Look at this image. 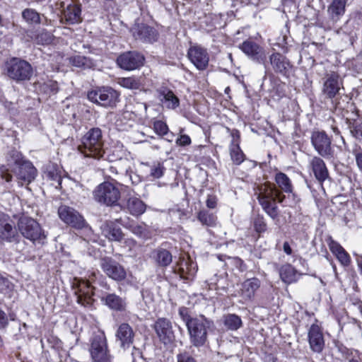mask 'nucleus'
<instances>
[{"label": "nucleus", "mask_w": 362, "mask_h": 362, "mask_svg": "<svg viewBox=\"0 0 362 362\" xmlns=\"http://www.w3.org/2000/svg\"><path fill=\"white\" fill-rule=\"evenodd\" d=\"M275 182L277 187L271 183L260 185L258 188L257 199L265 213L273 220L279 221V211L276 200L283 204L285 195L282 192L291 193L293 186L288 177L283 173L276 174Z\"/></svg>", "instance_id": "f257e3e1"}, {"label": "nucleus", "mask_w": 362, "mask_h": 362, "mask_svg": "<svg viewBox=\"0 0 362 362\" xmlns=\"http://www.w3.org/2000/svg\"><path fill=\"white\" fill-rule=\"evenodd\" d=\"M103 142L101 129H90L81 139L78 151L86 157L100 158L103 155Z\"/></svg>", "instance_id": "f03ea898"}, {"label": "nucleus", "mask_w": 362, "mask_h": 362, "mask_svg": "<svg viewBox=\"0 0 362 362\" xmlns=\"http://www.w3.org/2000/svg\"><path fill=\"white\" fill-rule=\"evenodd\" d=\"M214 323L204 315L194 317L188 326L187 332L191 344L195 347L203 346L207 341L208 332Z\"/></svg>", "instance_id": "7ed1b4c3"}, {"label": "nucleus", "mask_w": 362, "mask_h": 362, "mask_svg": "<svg viewBox=\"0 0 362 362\" xmlns=\"http://www.w3.org/2000/svg\"><path fill=\"white\" fill-rule=\"evenodd\" d=\"M18 230L25 238L33 243L43 244L47 235L40 225L33 218L21 217L17 223Z\"/></svg>", "instance_id": "20e7f679"}, {"label": "nucleus", "mask_w": 362, "mask_h": 362, "mask_svg": "<svg viewBox=\"0 0 362 362\" xmlns=\"http://www.w3.org/2000/svg\"><path fill=\"white\" fill-rule=\"evenodd\" d=\"M93 195L97 202L112 206L117 204L121 192L117 185L110 182H103L95 187Z\"/></svg>", "instance_id": "39448f33"}, {"label": "nucleus", "mask_w": 362, "mask_h": 362, "mask_svg": "<svg viewBox=\"0 0 362 362\" xmlns=\"http://www.w3.org/2000/svg\"><path fill=\"white\" fill-rule=\"evenodd\" d=\"M5 70L7 76L16 82L28 81L33 74V67L30 63L16 57L6 62Z\"/></svg>", "instance_id": "423d86ee"}, {"label": "nucleus", "mask_w": 362, "mask_h": 362, "mask_svg": "<svg viewBox=\"0 0 362 362\" xmlns=\"http://www.w3.org/2000/svg\"><path fill=\"white\" fill-rule=\"evenodd\" d=\"M119 94L110 87H102L88 93V99L105 107H113L119 101Z\"/></svg>", "instance_id": "0eeeda50"}, {"label": "nucleus", "mask_w": 362, "mask_h": 362, "mask_svg": "<svg viewBox=\"0 0 362 362\" xmlns=\"http://www.w3.org/2000/svg\"><path fill=\"white\" fill-rule=\"evenodd\" d=\"M89 351L93 362H109L111 360L107 339L103 332L95 334L92 337Z\"/></svg>", "instance_id": "6e6552de"}, {"label": "nucleus", "mask_w": 362, "mask_h": 362, "mask_svg": "<svg viewBox=\"0 0 362 362\" xmlns=\"http://www.w3.org/2000/svg\"><path fill=\"white\" fill-rule=\"evenodd\" d=\"M347 0H332L328 5L327 13L328 20L319 22V26L325 30L333 29L341 17L345 14Z\"/></svg>", "instance_id": "1a4fd4ad"}, {"label": "nucleus", "mask_w": 362, "mask_h": 362, "mask_svg": "<svg viewBox=\"0 0 362 362\" xmlns=\"http://www.w3.org/2000/svg\"><path fill=\"white\" fill-rule=\"evenodd\" d=\"M311 142L315 151L325 158L333 157L334 151L331 146V139L325 132H314L311 136Z\"/></svg>", "instance_id": "9d476101"}, {"label": "nucleus", "mask_w": 362, "mask_h": 362, "mask_svg": "<svg viewBox=\"0 0 362 362\" xmlns=\"http://www.w3.org/2000/svg\"><path fill=\"white\" fill-rule=\"evenodd\" d=\"M20 235L9 216L0 212V240L6 243H18Z\"/></svg>", "instance_id": "9b49d317"}, {"label": "nucleus", "mask_w": 362, "mask_h": 362, "mask_svg": "<svg viewBox=\"0 0 362 362\" xmlns=\"http://www.w3.org/2000/svg\"><path fill=\"white\" fill-rule=\"evenodd\" d=\"M58 214L62 221L76 229L88 228L83 217L74 208L61 206L58 209Z\"/></svg>", "instance_id": "f8f14e48"}, {"label": "nucleus", "mask_w": 362, "mask_h": 362, "mask_svg": "<svg viewBox=\"0 0 362 362\" xmlns=\"http://www.w3.org/2000/svg\"><path fill=\"white\" fill-rule=\"evenodd\" d=\"M343 88L342 81L339 75L334 71L327 73L323 78L322 92L326 98L334 99Z\"/></svg>", "instance_id": "ddd939ff"}, {"label": "nucleus", "mask_w": 362, "mask_h": 362, "mask_svg": "<svg viewBox=\"0 0 362 362\" xmlns=\"http://www.w3.org/2000/svg\"><path fill=\"white\" fill-rule=\"evenodd\" d=\"M153 329L159 339L164 344L173 343L175 339L172 322L167 318H158L154 323Z\"/></svg>", "instance_id": "4468645a"}, {"label": "nucleus", "mask_w": 362, "mask_h": 362, "mask_svg": "<svg viewBox=\"0 0 362 362\" xmlns=\"http://www.w3.org/2000/svg\"><path fill=\"white\" fill-rule=\"evenodd\" d=\"M239 48L252 61L265 64L266 52L259 45L251 40H245L239 45Z\"/></svg>", "instance_id": "2eb2a0df"}, {"label": "nucleus", "mask_w": 362, "mask_h": 362, "mask_svg": "<svg viewBox=\"0 0 362 362\" xmlns=\"http://www.w3.org/2000/svg\"><path fill=\"white\" fill-rule=\"evenodd\" d=\"M144 57L140 53L133 51L120 54L117 59L118 66L122 69L132 71L143 66Z\"/></svg>", "instance_id": "dca6fc26"}, {"label": "nucleus", "mask_w": 362, "mask_h": 362, "mask_svg": "<svg viewBox=\"0 0 362 362\" xmlns=\"http://www.w3.org/2000/svg\"><path fill=\"white\" fill-rule=\"evenodd\" d=\"M100 267L105 274L115 281H120L126 278L127 274L124 267L112 258H103L100 260Z\"/></svg>", "instance_id": "f3484780"}, {"label": "nucleus", "mask_w": 362, "mask_h": 362, "mask_svg": "<svg viewBox=\"0 0 362 362\" xmlns=\"http://www.w3.org/2000/svg\"><path fill=\"white\" fill-rule=\"evenodd\" d=\"M11 172L16 177L21 185H23V183H30L37 175V170L30 161H25L19 165L13 166Z\"/></svg>", "instance_id": "a211bd4d"}, {"label": "nucleus", "mask_w": 362, "mask_h": 362, "mask_svg": "<svg viewBox=\"0 0 362 362\" xmlns=\"http://www.w3.org/2000/svg\"><path fill=\"white\" fill-rule=\"evenodd\" d=\"M191 62L199 69H205L209 64V57L206 49L199 46L191 47L187 53Z\"/></svg>", "instance_id": "6ab92c4d"}, {"label": "nucleus", "mask_w": 362, "mask_h": 362, "mask_svg": "<svg viewBox=\"0 0 362 362\" xmlns=\"http://www.w3.org/2000/svg\"><path fill=\"white\" fill-rule=\"evenodd\" d=\"M131 32L135 39L145 42H155L158 37V33L153 28L144 23H135Z\"/></svg>", "instance_id": "aec40b11"}, {"label": "nucleus", "mask_w": 362, "mask_h": 362, "mask_svg": "<svg viewBox=\"0 0 362 362\" xmlns=\"http://www.w3.org/2000/svg\"><path fill=\"white\" fill-rule=\"evenodd\" d=\"M174 272L178 274L180 278L191 280L197 272V266L190 258L183 257L180 258L179 262L175 266Z\"/></svg>", "instance_id": "412c9836"}, {"label": "nucleus", "mask_w": 362, "mask_h": 362, "mask_svg": "<svg viewBox=\"0 0 362 362\" xmlns=\"http://www.w3.org/2000/svg\"><path fill=\"white\" fill-rule=\"evenodd\" d=\"M308 341L310 349L316 353H320L325 347V340L320 327L312 325L308 331Z\"/></svg>", "instance_id": "4be33fe9"}, {"label": "nucleus", "mask_w": 362, "mask_h": 362, "mask_svg": "<svg viewBox=\"0 0 362 362\" xmlns=\"http://www.w3.org/2000/svg\"><path fill=\"white\" fill-rule=\"evenodd\" d=\"M117 339L120 346L124 349L129 348L134 342V332L132 327L127 323L121 324L116 332Z\"/></svg>", "instance_id": "5701e85b"}, {"label": "nucleus", "mask_w": 362, "mask_h": 362, "mask_svg": "<svg viewBox=\"0 0 362 362\" xmlns=\"http://www.w3.org/2000/svg\"><path fill=\"white\" fill-rule=\"evenodd\" d=\"M77 302L83 306H89L93 304V299L92 296L93 294V288L89 282L86 281H81L78 284Z\"/></svg>", "instance_id": "b1692460"}, {"label": "nucleus", "mask_w": 362, "mask_h": 362, "mask_svg": "<svg viewBox=\"0 0 362 362\" xmlns=\"http://www.w3.org/2000/svg\"><path fill=\"white\" fill-rule=\"evenodd\" d=\"M269 61L274 71L283 76H286L291 68V64L288 59L279 52H274L271 54Z\"/></svg>", "instance_id": "393cba45"}, {"label": "nucleus", "mask_w": 362, "mask_h": 362, "mask_svg": "<svg viewBox=\"0 0 362 362\" xmlns=\"http://www.w3.org/2000/svg\"><path fill=\"white\" fill-rule=\"evenodd\" d=\"M158 97L166 108L175 110L180 105V100L175 93L166 87H161L157 90Z\"/></svg>", "instance_id": "a878e982"}, {"label": "nucleus", "mask_w": 362, "mask_h": 362, "mask_svg": "<svg viewBox=\"0 0 362 362\" xmlns=\"http://www.w3.org/2000/svg\"><path fill=\"white\" fill-rule=\"evenodd\" d=\"M261 281L257 278H251L245 280L242 284L240 289V296L245 300H251L255 295V292L259 289Z\"/></svg>", "instance_id": "bb28decb"}, {"label": "nucleus", "mask_w": 362, "mask_h": 362, "mask_svg": "<svg viewBox=\"0 0 362 362\" xmlns=\"http://www.w3.org/2000/svg\"><path fill=\"white\" fill-rule=\"evenodd\" d=\"M328 246L330 251L334 255L342 266L347 267L350 264V255L339 243L330 239L328 242Z\"/></svg>", "instance_id": "cd10ccee"}, {"label": "nucleus", "mask_w": 362, "mask_h": 362, "mask_svg": "<svg viewBox=\"0 0 362 362\" xmlns=\"http://www.w3.org/2000/svg\"><path fill=\"white\" fill-rule=\"evenodd\" d=\"M64 19L69 24H76L81 22V10L76 3L67 4L64 8Z\"/></svg>", "instance_id": "c85d7f7f"}, {"label": "nucleus", "mask_w": 362, "mask_h": 362, "mask_svg": "<svg viewBox=\"0 0 362 362\" xmlns=\"http://www.w3.org/2000/svg\"><path fill=\"white\" fill-rule=\"evenodd\" d=\"M102 234L110 241H120L123 233L120 228L116 226L112 221H105L100 226Z\"/></svg>", "instance_id": "c756f323"}, {"label": "nucleus", "mask_w": 362, "mask_h": 362, "mask_svg": "<svg viewBox=\"0 0 362 362\" xmlns=\"http://www.w3.org/2000/svg\"><path fill=\"white\" fill-rule=\"evenodd\" d=\"M310 166L318 181L323 182L328 177V170L322 158L313 157L310 161Z\"/></svg>", "instance_id": "7c9ffc66"}, {"label": "nucleus", "mask_w": 362, "mask_h": 362, "mask_svg": "<svg viewBox=\"0 0 362 362\" xmlns=\"http://www.w3.org/2000/svg\"><path fill=\"white\" fill-rule=\"evenodd\" d=\"M102 301L110 309L116 311H123L125 310L127 303L125 298H123L115 293H108L102 298Z\"/></svg>", "instance_id": "2f4dec72"}, {"label": "nucleus", "mask_w": 362, "mask_h": 362, "mask_svg": "<svg viewBox=\"0 0 362 362\" xmlns=\"http://www.w3.org/2000/svg\"><path fill=\"white\" fill-rule=\"evenodd\" d=\"M280 278L286 284H291L298 281L300 274L290 264H286L279 269Z\"/></svg>", "instance_id": "473e14b6"}, {"label": "nucleus", "mask_w": 362, "mask_h": 362, "mask_svg": "<svg viewBox=\"0 0 362 362\" xmlns=\"http://www.w3.org/2000/svg\"><path fill=\"white\" fill-rule=\"evenodd\" d=\"M146 208L144 202L138 197H129L127 202V209L133 216L141 215L145 212Z\"/></svg>", "instance_id": "72a5a7b5"}, {"label": "nucleus", "mask_w": 362, "mask_h": 362, "mask_svg": "<svg viewBox=\"0 0 362 362\" xmlns=\"http://www.w3.org/2000/svg\"><path fill=\"white\" fill-rule=\"evenodd\" d=\"M153 259L158 266L166 267L172 262L173 255L168 250L158 248L153 252Z\"/></svg>", "instance_id": "f704fd0d"}, {"label": "nucleus", "mask_w": 362, "mask_h": 362, "mask_svg": "<svg viewBox=\"0 0 362 362\" xmlns=\"http://www.w3.org/2000/svg\"><path fill=\"white\" fill-rule=\"evenodd\" d=\"M229 151L230 159L233 164L239 165L244 161L245 154L241 150L238 141H234L233 143L230 144Z\"/></svg>", "instance_id": "c9c22d12"}, {"label": "nucleus", "mask_w": 362, "mask_h": 362, "mask_svg": "<svg viewBox=\"0 0 362 362\" xmlns=\"http://www.w3.org/2000/svg\"><path fill=\"white\" fill-rule=\"evenodd\" d=\"M197 218L202 226L206 227H214L216 226L217 217L213 213H209L205 209L199 211Z\"/></svg>", "instance_id": "e433bc0d"}, {"label": "nucleus", "mask_w": 362, "mask_h": 362, "mask_svg": "<svg viewBox=\"0 0 362 362\" xmlns=\"http://www.w3.org/2000/svg\"><path fill=\"white\" fill-rule=\"evenodd\" d=\"M69 62L73 66L83 69H91L95 66L93 59L81 55L71 57Z\"/></svg>", "instance_id": "4c0bfd02"}, {"label": "nucleus", "mask_w": 362, "mask_h": 362, "mask_svg": "<svg viewBox=\"0 0 362 362\" xmlns=\"http://www.w3.org/2000/svg\"><path fill=\"white\" fill-rule=\"evenodd\" d=\"M117 83L122 87L131 90L139 89L141 86L140 79L133 76L119 78Z\"/></svg>", "instance_id": "58836bf2"}, {"label": "nucleus", "mask_w": 362, "mask_h": 362, "mask_svg": "<svg viewBox=\"0 0 362 362\" xmlns=\"http://www.w3.org/2000/svg\"><path fill=\"white\" fill-rule=\"evenodd\" d=\"M0 293H2L7 298H12L14 294V285L0 274Z\"/></svg>", "instance_id": "ea45409f"}, {"label": "nucleus", "mask_w": 362, "mask_h": 362, "mask_svg": "<svg viewBox=\"0 0 362 362\" xmlns=\"http://www.w3.org/2000/svg\"><path fill=\"white\" fill-rule=\"evenodd\" d=\"M224 325L230 330H237L242 325V320L235 314H228L224 317Z\"/></svg>", "instance_id": "a19ab883"}, {"label": "nucleus", "mask_w": 362, "mask_h": 362, "mask_svg": "<svg viewBox=\"0 0 362 362\" xmlns=\"http://www.w3.org/2000/svg\"><path fill=\"white\" fill-rule=\"evenodd\" d=\"M23 19L28 23L37 24L40 22V15L35 10L26 8L22 13Z\"/></svg>", "instance_id": "79ce46f5"}, {"label": "nucleus", "mask_w": 362, "mask_h": 362, "mask_svg": "<svg viewBox=\"0 0 362 362\" xmlns=\"http://www.w3.org/2000/svg\"><path fill=\"white\" fill-rule=\"evenodd\" d=\"M8 160L11 168L13 166L19 165L26 161L23 160L21 153L16 150H11L8 153Z\"/></svg>", "instance_id": "37998d69"}, {"label": "nucleus", "mask_w": 362, "mask_h": 362, "mask_svg": "<svg viewBox=\"0 0 362 362\" xmlns=\"http://www.w3.org/2000/svg\"><path fill=\"white\" fill-rule=\"evenodd\" d=\"M165 171L163 164L159 162L153 163L150 165V175L156 179L161 177Z\"/></svg>", "instance_id": "c03bdc74"}, {"label": "nucleus", "mask_w": 362, "mask_h": 362, "mask_svg": "<svg viewBox=\"0 0 362 362\" xmlns=\"http://www.w3.org/2000/svg\"><path fill=\"white\" fill-rule=\"evenodd\" d=\"M176 361V362H197L195 358L186 350H182L177 354Z\"/></svg>", "instance_id": "a18cd8bd"}, {"label": "nucleus", "mask_w": 362, "mask_h": 362, "mask_svg": "<svg viewBox=\"0 0 362 362\" xmlns=\"http://www.w3.org/2000/svg\"><path fill=\"white\" fill-rule=\"evenodd\" d=\"M129 230L136 235L145 238L147 237V232L145 226L139 224H132L129 226Z\"/></svg>", "instance_id": "49530a36"}, {"label": "nucleus", "mask_w": 362, "mask_h": 362, "mask_svg": "<svg viewBox=\"0 0 362 362\" xmlns=\"http://www.w3.org/2000/svg\"><path fill=\"white\" fill-rule=\"evenodd\" d=\"M153 129L158 135H165L168 132V125L163 121L157 120L153 123Z\"/></svg>", "instance_id": "de8ad7c7"}, {"label": "nucleus", "mask_w": 362, "mask_h": 362, "mask_svg": "<svg viewBox=\"0 0 362 362\" xmlns=\"http://www.w3.org/2000/svg\"><path fill=\"white\" fill-rule=\"evenodd\" d=\"M178 313L181 319L185 322L186 327L189 325L192 320H194V317H192L189 315L188 308L185 307H181L179 308Z\"/></svg>", "instance_id": "09e8293b"}, {"label": "nucleus", "mask_w": 362, "mask_h": 362, "mask_svg": "<svg viewBox=\"0 0 362 362\" xmlns=\"http://www.w3.org/2000/svg\"><path fill=\"white\" fill-rule=\"evenodd\" d=\"M352 153L355 157L358 170L362 173V149L360 147L356 148L353 149Z\"/></svg>", "instance_id": "8fccbe9b"}, {"label": "nucleus", "mask_w": 362, "mask_h": 362, "mask_svg": "<svg viewBox=\"0 0 362 362\" xmlns=\"http://www.w3.org/2000/svg\"><path fill=\"white\" fill-rule=\"evenodd\" d=\"M254 227L257 233H263L267 230V223L263 218H257L255 221Z\"/></svg>", "instance_id": "3c124183"}, {"label": "nucleus", "mask_w": 362, "mask_h": 362, "mask_svg": "<svg viewBox=\"0 0 362 362\" xmlns=\"http://www.w3.org/2000/svg\"><path fill=\"white\" fill-rule=\"evenodd\" d=\"M176 144L180 146H188L191 144V139L188 135L181 134L176 140Z\"/></svg>", "instance_id": "603ef678"}, {"label": "nucleus", "mask_w": 362, "mask_h": 362, "mask_svg": "<svg viewBox=\"0 0 362 362\" xmlns=\"http://www.w3.org/2000/svg\"><path fill=\"white\" fill-rule=\"evenodd\" d=\"M127 176L129 177V179L131 180L133 185H137L141 182L140 177L136 173H133L132 170L126 172Z\"/></svg>", "instance_id": "864d4df0"}, {"label": "nucleus", "mask_w": 362, "mask_h": 362, "mask_svg": "<svg viewBox=\"0 0 362 362\" xmlns=\"http://www.w3.org/2000/svg\"><path fill=\"white\" fill-rule=\"evenodd\" d=\"M8 324V320L6 314L0 309V329L6 328Z\"/></svg>", "instance_id": "5fc2aeb1"}, {"label": "nucleus", "mask_w": 362, "mask_h": 362, "mask_svg": "<svg viewBox=\"0 0 362 362\" xmlns=\"http://www.w3.org/2000/svg\"><path fill=\"white\" fill-rule=\"evenodd\" d=\"M206 206L209 209H214L216 206L217 199L215 196L209 195L206 202Z\"/></svg>", "instance_id": "6e6d98bb"}, {"label": "nucleus", "mask_w": 362, "mask_h": 362, "mask_svg": "<svg viewBox=\"0 0 362 362\" xmlns=\"http://www.w3.org/2000/svg\"><path fill=\"white\" fill-rule=\"evenodd\" d=\"M37 41L38 42H42L45 40V44H48L51 41H52V38H51V36L48 33H41L40 35H39L37 36Z\"/></svg>", "instance_id": "4d7b16f0"}, {"label": "nucleus", "mask_w": 362, "mask_h": 362, "mask_svg": "<svg viewBox=\"0 0 362 362\" xmlns=\"http://www.w3.org/2000/svg\"><path fill=\"white\" fill-rule=\"evenodd\" d=\"M355 354L351 358H349L348 362H361V358L360 357L361 354L358 351H355Z\"/></svg>", "instance_id": "13d9d810"}, {"label": "nucleus", "mask_w": 362, "mask_h": 362, "mask_svg": "<svg viewBox=\"0 0 362 362\" xmlns=\"http://www.w3.org/2000/svg\"><path fill=\"white\" fill-rule=\"evenodd\" d=\"M283 250L286 255H291L292 254V249L288 242L284 243Z\"/></svg>", "instance_id": "bf43d9fd"}, {"label": "nucleus", "mask_w": 362, "mask_h": 362, "mask_svg": "<svg viewBox=\"0 0 362 362\" xmlns=\"http://www.w3.org/2000/svg\"><path fill=\"white\" fill-rule=\"evenodd\" d=\"M354 18L356 21H357L358 25H362V12L361 11H356L354 13Z\"/></svg>", "instance_id": "052dcab7"}, {"label": "nucleus", "mask_w": 362, "mask_h": 362, "mask_svg": "<svg viewBox=\"0 0 362 362\" xmlns=\"http://www.w3.org/2000/svg\"><path fill=\"white\" fill-rule=\"evenodd\" d=\"M231 136L233 137V140H232L231 143H233L234 141H238L239 142V139H240V132H239V131H238L236 129H233L231 132Z\"/></svg>", "instance_id": "680f3d73"}, {"label": "nucleus", "mask_w": 362, "mask_h": 362, "mask_svg": "<svg viewBox=\"0 0 362 362\" xmlns=\"http://www.w3.org/2000/svg\"><path fill=\"white\" fill-rule=\"evenodd\" d=\"M354 129L356 132V136H360L362 138V124H359V125H356L354 127Z\"/></svg>", "instance_id": "e2e57ef3"}, {"label": "nucleus", "mask_w": 362, "mask_h": 362, "mask_svg": "<svg viewBox=\"0 0 362 362\" xmlns=\"http://www.w3.org/2000/svg\"><path fill=\"white\" fill-rule=\"evenodd\" d=\"M3 178L8 182H11L12 180V175L6 173L3 175Z\"/></svg>", "instance_id": "0e129e2a"}, {"label": "nucleus", "mask_w": 362, "mask_h": 362, "mask_svg": "<svg viewBox=\"0 0 362 362\" xmlns=\"http://www.w3.org/2000/svg\"><path fill=\"white\" fill-rule=\"evenodd\" d=\"M57 182L58 185L56 186L57 188L60 187L61 186L62 179L60 177H57Z\"/></svg>", "instance_id": "69168bd1"}, {"label": "nucleus", "mask_w": 362, "mask_h": 362, "mask_svg": "<svg viewBox=\"0 0 362 362\" xmlns=\"http://www.w3.org/2000/svg\"><path fill=\"white\" fill-rule=\"evenodd\" d=\"M358 267L361 270V272L362 274V260L358 262Z\"/></svg>", "instance_id": "338daca9"}, {"label": "nucleus", "mask_w": 362, "mask_h": 362, "mask_svg": "<svg viewBox=\"0 0 362 362\" xmlns=\"http://www.w3.org/2000/svg\"><path fill=\"white\" fill-rule=\"evenodd\" d=\"M332 268H333L334 272H335V274H337V272H336L337 268H336V266H335L334 264H333V265H332Z\"/></svg>", "instance_id": "774afa93"}]
</instances>
